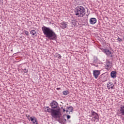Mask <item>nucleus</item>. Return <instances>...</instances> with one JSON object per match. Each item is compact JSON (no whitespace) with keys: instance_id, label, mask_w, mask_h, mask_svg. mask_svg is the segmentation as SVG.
<instances>
[{"instance_id":"4468645a","label":"nucleus","mask_w":124,"mask_h":124,"mask_svg":"<svg viewBox=\"0 0 124 124\" xmlns=\"http://www.w3.org/2000/svg\"><path fill=\"white\" fill-rule=\"evenodd\" d=\"M31 34H32V35H33L34 36H36L37 35V33L36 32V31L35 30H32L30 32Z\"/></svg>"},{"instance_id":"f8f14e48","label":"nucleus","mask_w":124,"mask_h":124,"mask_svg":"<svg viewBox=\"0 0 124 124\" xmlns=\"http://www.w3.org/2000/svg\"><path fill=\"white\" fill-rule=\"evenodd\" d=\"M107 88L108 90H111L114 88V84L112 82H108L107 84Z\"/></svg>"},{"instance_id":"4be33fe9","label":"nucleus","mask_w":124,"mask_h":124,"mask_svg":"<svg viewBox=\"0 0 124 124\" xmlns=\"http://www.w3.org/2000/svg\"><path fill=\"white\" fill-rule=\"evenodd\" d=\"M70 118V115H67V119L68 120L69 119V118Z\"/></svg>"},{"instance_id":"f3484780","label":"nucleus","mask_w":124,"mask_h":124,"mask_svg":"<svg viewBox=\"0 0 124 124\" xmlns=\"http://www.w3.org/2000/svg\"><path fill=\"white\" fill-rule=\"evenodd\" d=\"M68 93H69V92H68V91L63 92V94L64 95H67V94H68Z\"/></svg>"},{"instance_id":"f03ea898","label":"nucleus","mask_w":124,"mask_h":124,"mask_svg":"<svg viewBox=\"0 0 124 124\" xmlns=\"http://www.w3.org/2000/svg\"><path fill=\"white\" fill-rule=\"evenodd\" d=\"M42 30L46 37H47L50 40H55L57 38V34L50 28L44 26L42 27Z\"/></svg>"},{"instance_id":"dca6fc26","label":"nucleus","mask_w":124,"mask_h":124,"mask_svg":"<svg viewBox=\"0 0 124 124\" xmlns=\"http://www.w3.org/2000/svg\"><path fill=\"white\" fill-rule=\"evenodd\" d=\"M54 58H57L58 59H62V56H61L60 54H59L58 53H56L54 55Z\"/></svg>"},{"instance_id":"9b49d317","label":"nucleus","mask_w":124,"mask_h":124,"mask_svg":"<svg viewBox=\"0 0 124 124\" xmlns=\"http://www.w3.org/2000/svg\"><path fill=\"white\" fill-rule=\"evenodd\" d=\"M100 79L102 82H105L107 81V77L104 76V74H102L100 76Z\"/></svg>"},{"instance_id":"5701e85b","label":"nucleus","mask_w":124,"mask_h":124,"mask_svg":"<svg viewBox=\"0 0 124 124\" xmlns=\"http://www.w3.org/2000/svg\"><path fill=\"white\" fill-rule=\"evenodd\" d=\"M56 90H57V91H59V90H61V88H57L56 89Z\"/></svg>"},{"instance_id":"393cba45","label":"nucleus","mask_w":124,"mask_h":124,"mask_svg":"<svg viewBox=\"0 0 124 124\" xmlns=\"http://www.w3.org/2000/svg\"><path fill=\"white\" fill-rule=\"evenodd\" d=\"M2 2V0H0V3Z\"/></svg>"},{"instance_id":"aec40b11","label":"nucleus","mask_w":124,"mask_h":124,"mask_svg":"<svg viewBox=\"0 0 124 124\" xmlns=\"http://www.w3.org/2000/svg\"><path fill=\"white\" fill-rule=\"evenodd\" d=\"M117 40L118 41V42H122L123 41V39L119 37H118Z\"/></svg>"},{"instance_id":"1a4fd4ad","label":"nucleus","mask_w":124,"mask_h":124,"mask_svg":"<svg viewBox=\"0 0 124 124\" xmlns=\"http://www.w3.org/2000/svg\"><path fill=\"white\" fill-rule=\"evenodd\" d=\"M112 67V63L110 62H107L106 65H105L106 69L109 70Z\"/></svg>"},{"instance_id":"412c9836","label":"nucleus","mask_w":124,"mask_h":124,"mask_svg":"<svg viewBox=\"0 0 124 124\" xmlns=\"http://www.w3.org/2000/svg\"><path fill=\"white\" fill-rule=\"evenodd\" d=\"M23 71H24V73H28V72H29V70L26 69H24L23 70Z\"/></svg>"},{"instance_id":"6ab92c4d","label":"nucleus","mask_w":124,"mask_h":124,"mask_svg":"<svg viewBox=\"0 0 124 124\" xmlns=\"http://www.w3.org/2000/svg\"><path fill=\"white\" fill-rule=\"evenodd\" d=\"M23 32H24V33H25L26 35H27V36H29V31L24 30Z\"/></svg>"},{"instance_id":"423d86ee","label":"nucleus","mask_w":124,"mask_h":124,"mask_svg":"<svg viewBox=\"0 0 124 124\" xmlns=\"http://www.w3.org/2000/svg\"><path fill=\"white\" fill-rule=\"evenodd\" d=\"M29 121H31L32 124H38L37 119H36V118H35L34 116L30 117V119H29Z\"/></svg>"},{"instance_id":"a211bd4d","label":"nucleus","mask_w":124,"mask_h":124,"mask_svg":"<svg viewBox=\"0 0 124 124\" xmlns=\"http://www.w3.org/2000/svg\"><path fill=\"white\" fill-rule=\"evenodd\" d=\"M68 110H66V112H72V107H69L68 108Z\"/></svg>"},{"instance_id":"9d476101","label":"nucleus","mask_w":124,"mask_h":124,"mask_svg":"<svg viewBox=\"0 0 124 124\" xmlns=\"http://www.w3.org/2000/svg\"><path fill=\"white\" fill-rule=\"evenodd\" d=\"M89 22H90V24H91V25H94V24H95L97 22L96 18H91L90 19Z\"/></svg>"},{"instance_id":"39448f33","label":"nucleus","mask_w":124,"mask_h":124,"mask_svg":"<svg viewBox=\"0 0 124 124\" xmlns=\"http://www.w3.org/2000/svg\"><path fill=\"white\" fill-rule=\"evenodd\" d=\"M93 75L95 79H97V78H98V76H99V75H100V71L94 70L93 71Z\"/></svg>"},{"instance_id":"ddd939ff","label":"nucleus","mask_w":124,"mask_h":124,"mask_svg":"<svg viewBox=\"0 0 124 124\" xmlns=\"http://www.w3.org/2000/svg\"><path fill=\"white\" fill-rule=\"evenodd\" d=\"M61 25L62 29H66V27H67V22H63Z\"/></svg>"},{"instance_id":"a878e982","label":"nucleus","mask_w":124,"mask_h":124,"mask_svg":"<svg viewBox=\"0 0 124 124\" xmlns=\"http://www.w3.org/2000/svg\"><path fill=\"white\" fill-rule=\"evenodd\" d=\"M65 111V109H63V112H64Z\"/></svg>"},{"instance_id":"0eeeda50","label":"nucleus","mask_w":124,"mask_h":124,"mask_svg":"<svg viewBox=\"0 0 124 124\" xmlns=\"http://www.w3.org/2000/svg\"><path fill=\"white\" fill-rule=\"evenodd\" d=\"M50 106L52 109H55L59 106V104H58V103L56 101H52L50 103Z\"/></svg>"},{"instance_id":"f257e3e1","label":"nucleus","mask_w":124,"mask_h":124,"mask_svg":"<svg viewBox=\"0 0 124 124\" xmlns=\"http://www.w3.org/2000/svg\"><path fill=\"white\" fill-rule=\"evenodd\" d=\"M46 112L48 113H50L51 116L54 119H56L57 120L58 122L60 123V124H64L65 122H66V120L64 119L62 120V113L61 112V110L54 109L52 108H47L46 109Z\"/></svg>"},{"instance_id":"7ed1b4c3","label":"nucleus","mask_w":124,"mask_h":124,"mask_svg":"<svg viewBox=\"0 0 124 124\" xmlns=\"http://www.w3.org/2000/svg\"><path fill=\"white\" fill-rule=\"evenodd\" d=\"M75 14L78 17H83L86 14L85 8L81 6L77 7L75 9Z\"/></svg>"},{"instance_id":"bb28decb","label":"nucleus","mask_w":124,"mask_h":124,"mask_svg":"<svg viewBox=\"0 0 124 124\" xmlns=\"http://www.w3.org/2000/svg\"><path fill=\"white\" fill-rule=\"evenodd\" d=\"M0 24H1V23L0 22Z\"/></svg>"},{"instance_id":"20e7f679","label":"nucleus","mask_w":124,"mask_h":124,"mask_svg":"<svg viewBox=\"0 0 124 124\" xmlns=\"http://www.w3.org/2000/svg\"><path fill=\"white\" fill-rule=\"evenodd\" d=\"M89 117H93L95 120H97V119H98V114L96 112L93 111V110H92L91 114L89 115Z\"/></svg>"},{"instance_id":"6e6552de","label":"nucleus","mask_w":124,"mask_h":124,"mask_svg":"<svg viewBox=\"0 0 124 124\" xmlns=\"http://www.w3.org/2000/svg\"><path fill=\"white\" fill-rule=\"evenodd\" d=\"M102 50L103 51V53H104L106 54L107 56H110L112 54V52L109 49H102Z\"/></svg>"},{"instance_id":"2eb2a0df","label":"nucleus","mask_w":124,"mask_h":124,"mask_svg":"<svg viewBox=\"0 0 124 124\" xmlns=\"http://www.w3.org/2000/svg\"><path fill=\"white\" fill-rule=\"evenodd\" d=\"M116 73L115 71H112L110 73V76H111L112 78H115L116 77Z\"/></svg>"},{"instance_id":"b1692460","label":"nucleus","mask_w":124,"mask_h":124,"mask_svg":"<svg viewBox=\"0 0 124 124\" xmlns=\"http://www.w3.org/2000/svg\"><path fill=\"white\" fill-rule=\"evenodd\" d=\"M27 119H28V120H29V119H30V115L27 116Z\"/></svg>"}]
</instances>
